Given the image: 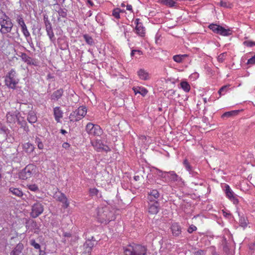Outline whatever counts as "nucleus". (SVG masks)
I'll list each match as a JSON object with an SVG mask.
<instances>
[{"label":"nucleus","instance_id":"nucleus-1","mask_svg":"<svg viewBox=\"0 0 255 255\" xmlns=\"http://www.w3.org/2000/svg\"><path fill=\"white\" fill-rule=\"evenodd\" d=\"M124 251L126 255H146L147 248L144 246L133 243L124 248Z\"/></svg>","mask_w":255,"mask_h":255},{"label":"nucleus","instance_id":"nucleus-2","mask_svg":"<svg viewBox=\"0 0 255 255\" xmlns=\"http://www.w3.org/2000/svg\"><path fill=\"white\" fill-rule=\"evenodd\" d=\"M97 218L101 223H107L115 219L113 214L107 207L99 208L97 210Z\"/></svg>","mask_w":255,"mask_h":255},{"label":"nucleus","instance_id":"nucleus-3","mask_svg":"<svg viewBox=\"0 0 255 255\" xmlns=\"http://www.w3.org/2000/svg\"><path fill=\"white\" fill-rule=\"evenodd\" d=\"M5 85L9 88L14 89L18 84L19 80L16 77L14 69H11L5 77Z\"/></svg>","mask_w":255,"mask_h":255},{"label":"nucleus","instance_id":"nucleus-4","mask_svg":"<svg viewBox=\"0 0 255 255\" xmlns=\"http://www.w3.org/2000/svg\"><path fill=\"white\" fill-rule=\"evenodd\" d=\"M87 113V109L85 107L81 106L72 112L69 118L71 122H77L82 119Z\"/></svg>","mask_w":255,"mask_h":255},{"label":"nucleus","instance_id":"nucleus-5","mask_svg":"<svg viewBox=\"0 0 255 255\" xmlns=\"http://www.w3.org/2000/svg\"><path fill=\"white\" fill-rule=\"evenodd\" d=\"M35 172V166L33 164H28L19 173V178L22 180H26L30 178Z\"/></svg>","mask_w":255,"mask_h":255},{"label":"nucleus","instance_id":"nucleus-6","mask_svg":"<svg viewBox=\"0 0 255 255\" xmlns=\"http://www.w3.org/2000/svg\"><path fill=\"white\" fill-rule=\"evenodd\" d=\"M44 211V206L39 202H36L31 206L30 216L33 218H36L41 215Z\"/></svg>","mask_w":255,"mask_h":255},{"label":"nucleus","instance_id":"nucleus-7","mask_svg":"<svg viewBox=\"0 0 255 255\" xmlns=\"http://www.w3.org/2000/svg\"><path fill=\"white\" fill-rule=\"evenodd\" d=\"M86 130L89 134L95 136H100L102 133V130L100 126L90 123L87 125Z\"/></svg>","mask_w":255,"mask_h":255},{"label":"nucleus","instance_id":"nucleus-8","mask_svg":"<svg viewBox=\"0 0 255 255\" xmlns=\"http://www.w3.org/2000/svg\"><path fill=\"white\" fill-rule=\"evenodd\" d=\"M1 25V29L0 31L2 34H6L11 31V29L13 27V24L11 21L9 17H7L5 19L2 24H0Z\"/></svg>","mask_w":255,"mask_h":255},{"label":"nucleus","instance_id":"nucleus-9","mask_svg":"<svg viewBox=\"0 0 255 255\" xmlns=\"http://www.w3.org/2000/svg\"><path fill=\"white\" fill-rule=\"evenodd\" d=\"M44 21L45 26V29L48 36H49L51 41L54 42L55 40V37L53 32L52 25L48 17H44Z\"/></svg>","mask_w":255,"mask_h":255},{"label":"nucleus","instance_id":"nucleus-10","mask_svg":"<svg viewBox=\"0 0 255 255\" xmlns=\"http://www.w3.org/2000/svg\"><path fill=\"white\" fill-rule=\"evenodd\" d=\"M92 145L98 151H105L108 152L110 150L109 146L105 145L100 139H96L95 141L92 142Z\"/></svg>","mask_w":255,"mask_h":255},{"label":"nucleus","instance_id":"nucleus-11","mask_svg":"<svg viewBox=\"0 0 255 255\" xmlns=\"http://www.w3.org/2000/svg\"><path fill=\"white\" fill-rule=\"evenodd\" d=\"M224 190L225 192L227 197L229 198L231 201H232L234 204H237L238 203V200L237 199L235 193L231 190L228 185H225Z\"/></svg>","mask_w":255,"mask_h":255},{"label":"nucleus","instance_id":"nucleus-12","mask_svg":"<svg viewBox=\"0 0 255 255\" xmlns=\"http://www.w3.org/2000/svg\"><path fill=\"white\" fill-rule=\"evenodd\" d=\"M159 203L158 202H148V211L152 215L157 214L159 211Z\"/></svg>","mask_w":255,"mask_h":255},{"label":"nucleus","instance_id":"nucleus-13","mask_svg":"<svg viewBox=\"0 0 255 255\" xmlns=\"http://www.w3.org/2000/svg\"><path fill=\"white\" fill-rule=\"evenodd\" d=\"M139 19L137 18L135 20L134 23L136 24L135 28V32L140 36H144L145 34V28L142 23L139 22Z\"/></svg>","mask_w":255,"mask_h":255},{"label":"nucleus","instance_id":"nucleus-14","mask_svg":"<svg viewBox=\"0 0 255 255\" xmlns=\"http://www.w3.org/2000/svg\"><path fill=\"white\" fill-rule=\"evenodd\" d=\"M8 193L14 197L22 198L23 196V193L21 189L18 188L10 187L8 189Z\"/></svg>","mask_w":255,"mask_h":255},{"label":"nucleus","instance_id":"nucleus-15","mask_svg":"<svg viewBox=\"0 0 255 255\" xmlns=\"http://www.w3.org/2000/svg\"><path fill=\"white\" fill-rule=\"evenodd\" d=\"M93 237L92 238V240H88L86 241L85 243L84 244V247L85 249V251L83 252L84 253H87L90 255V253H91L92 248L95 245V241H93Z\"/></svg>","mask_w":255,"mask_h":255},{"label":"nucleus","instance_id":"nucleus-16","mask_svg":"<svg viewBox=\"0 0 255 255\" xmlns=\"http://www.w3.org/2000/svg\"><path fill=\"white\" fill-rule=\"evenodd\" d=\"M181 227L177 223H173L171 226V230L174 236L178 237L181 234Z\"/></svg>","mask_w":255,"mask_h":255},{"label":"nucleus","instance_id":"nucleus-17","mask_svg":"<svg viewBox=\"0 0 255 255\" xmlns=\"http://www.w3.org/2000/svg\"><path fill=\"white\" fill-rule=\"evenodd\" d=\"M23 249V244L21 243H19L11 251L10 255H19L22 253Z\"/></svg>","mask_w":255,"mask_h":255},{"label":"nucleus","instance_id":"nucleus-18","mask_svg":"<svg viewBox=\"0 0 255 255\" xmlns=\"http://www.w3.org/2000/svg\"><path fill=\"white\" fill-rule=\"evenodd\" d=\"M57 200L63 204V207L67 208L69 205V203L65 195L62 193H60L59 195H57Z\"/></svg>","mask_w":255,"mask_h":255},{"label":"nucleus","instance_id":"nucleus-19","mask_svg":"<svg viewBox=\"0 0 255 255\" xmlns=\"http://www.w3.org/2000/svg\"><path fill=\"white\" fill-rule=\"evenodd\" d=\"M53 112L55 121L57 122H59L60 119L63 117V112L60 107H57L54 108Z\"/></svg>","mask_w":255,"mask_h":255},{"label":"nucleus","instance_id":"nucleus-20","mask_svg":"<svg viewBox=\"0 0 255 255\" xmlns=\"http://www.w3.org/2000/svg\"><path fill=\"white\" fill-rule=\"evenodd\" d=\"M63 94V89H58L52 93L51 95V99L55 101H58L62 97Z\"/></svg>","mask_w":255,"mask_h":255},{"label":"nucleus","instance_id":"nucleus-21","mask_svg":"<svg viewBox=\"0 0 255 255\" xmlns=\"http://www.w3.org/2000/svg\"><path fill=\"white\" fill-rule=\"evenodd\" d=\"M168 174H169L168 177L171 181L179 182L181 180V178L173 171L168 172Z\"/></svg>","mask_w":255,"mask_h":255},{"label":"nucleus","instance_id":"nucleus-22","mask_svg":"<svg viewBox=\"0 0 255 255\" xmlns=\"http://www.w3.org/2000/svg\"><path fill=\"white\" fill-rule=\"evenodd\" d=\"M232 31L230 28H225L224 27L221 26L219 28V32L217 33L218 34H220L224 36H228L231 35Z\"/></svg>","mask_w":255,"mask_h":255},{"label":"nucleus","instance_id":"nucleus-23","mask_svg":"<svg viewBox=\"0 0 255 255\" xmlns=\"http://www.w3.org/2000/svg\"><path fill=\"white\" fill-rule=\"evenodd\" d=\"M132 90L135 94H140L143 96H144L147 93V90L143 87H133Z\"/></svg>","mask_w":255,"mask_h":255},{"label":"nucleus","instance_id":"nucleus-24","mask_svg":"<svg viewBox=\"0 0 255 255\" xmlns=\"http://www.w3.org/2000/svg\"><path fill=\"white\" fill-rule=\"evenodd\" d=\"M23 149L25 152L28 153H31L34 150V146L29 142L25 143L22 145Z\"/></svg>","mask_w":255,"mask_h":255},{"label":"nucleus","instance_id":"nucleus-25","mask_svg":"<svg viewBox=\"0 0 255 255\" xmlns=\"http://www.w3.org/2000/svg\"><path fill=\"white\" fill-rule=\"evenodd\" d=\"M137 74L139 78L141 80H147L149 79L148 73L143 69H140L137 72Z\"/></svg>","mask_w":255,"mask_h":255},{"label":"nucleus","instance_id":"nucleus-26","mask_svg":"<svg viewBox=\"0 0 255 255\" xmlns=\"http://www.w3.org/2000/svg\"><path fill=\"white\" fill-rule=\"evenodd\" d=\"M27 119V121H28V122L31 124H33V123H36L37 122V118L36 115L35 113H34V112H33V111L29 112L28 113V115Z\"/></svg>","mask_w":255,"mask_h":255},{"label":"nucleus","instance_id":"nucleus-27","mask_svg":"<svg viewBox=\"0 0 255 255\" xmlns=\"http://www.w3.org/2000/svg\"><path fill=\"white\" fill-rule=\"evenodd\" d=\"M183 165H184V167H185V168L186 169V170L187 171H188L189 172L190 174H192V176H194L197 173L196 172H195L192 171V167L190 165V164L189 162H188V161L187 160V159H186L184 160Z\"/></svg>","mask_w":255,"mask_h":255},{"label":"nucleus","instance_id":"nucleus-28","mask_svg":"<svg viewBox=\"0 0 255 255\" xmlns=\"http://www.w3.org/2000/svg\"><path fill=\"white\" fill-rule=\"evenodd\" d=\"M187 57V54H179L176 55L173 57V59L174 61L177 63H181L184 60V59Z\"/></svg>","mask_w":255,"mask_h":255},{"label":"nucleus","instance_id":"nucleus-29","mask_svg":"<svg viewBox=\"0 0 255 255\" xmlns=\"http://www.w3.org/2000/svg\"><path fill=\"white\" fill-rule=\"evenodd\" d=\"M160 194L157 190L154 189L148 192L147 199H151L152 197L154 198H158Z\"/></svg>","mask_w":255,"mask_h":255},{"label":"nucleus","instance_id":"nucleus-30","mask_svg":"<svg viewBox=\"0 0 255 255\" xmlns=\"http://www.w3.org/2000/svg\"><path fill=\"white\" fill-rule=\"evenodd\" d=\"M222 245L223 246L224 251L227 254L229 253L230 248L229 244L228 243V241H227L226 238H223V239L222 240Z\"/></svg>","mask_w":255,"mask_h":255},{"label":"nucleus","instance_id":"nucleus-31","mask_svg":"<svg viewBox=\"0 0 255 255\" xmlns=\"http://www.w3.org/2000/svg\"><path fill=\"white\" fill-rule=\"evenodd\" d=\"M159 2L169 7L175 6L176 2L174 0H159Z\"/></svg>","mask_w":255,"mask_h":255},{"label":"nucleus","instance_id":"nucleus-32","mask_svg":"<svg viewBox=\"0 0 255 255\" xmlns=\"http://www.w3.org/2000/svg\"><path fill=\"white\" fill-rule=\"evenodd\" d=\"M239 216H240V220H239V224L240 225L243 227L244 228H246L248 224V221L247 218H246L245 217L241 216L239 214Z\"/></svg>","mask_w":255,"mask_h":255},{"label":"nucleus","instance_id":"nucleus-33","mask_svg":"<svg viewBox=\"0 0 255 255\" xmlns=\"http://www.w3.org/2000/svg\"><path fill=\"white\" fill-rule=\"evenodd\" d=\"M181 88L185 92H188L190 90V86L186 81H182L180 83Z\"/></svg>","mask_w":255,"mask_h":255},{"label":"nucleus","instance_id":"nucleus-34","mask_svg":"<svg viewBox=\"0 0 255 255\" xmlns=\"http://www.w3.org/2000/svg\"><path fill=\"white\" fill-rule=\"evenodd\" d=\"M220 27L221 25L214 23L210 24L208 26L209 28H210V29H211L213 32L216 34H217V33L219 32V30Z\"/></svg>","mask_w":255,"mask_h":255},{"label":"nucleus","instance_id":"nucleus-35","mask_svg":"<svg viewBox=\"0 0 255 255\" xmlns=\"http://www.w3.org/2000/svg\"><path fill=\"white\" fill-rule=\"evenodd\" d=\"M83 38L88 44L93 45L94 44L93 39L88 34L83 35Z\"/></svg>","mask_w":255,"mask_h":255},{"label":"nucleus","instance_id":"nucleus-36","mask_svg":"<svg viewBox=\"0 0 255 255\" xmlns=\"http://www.w3.org/2000/svg\"><path fill=\"white\" fill-rule=\"evenodd\" d=\"M6 119L8 122L10 123H14L17 119V117L14 115L8 113L6 115Z\"/></svg>","mask_w":255,"mask_h":255},{"label":"nucleus","instance_id":"nucleus-37","mask_svg":"<svg viewBox=\"0 0 255 255\" xmlns=\"http://www.w3.org/2000/svg\"><path fill=\"white\" fill-rule=\"evenodd\" d=\"M239 110H235L225 113L222 117H230L234 115H237L239 113Z\"/></svg>","mask_w":255,"mask_h":255},{"label":"nucleus","instance_id":"nucleus-38","mask_svg":"<svg viewBox=\"0 0 255 255\" xmlns=\"http://www.w3.org/2000/svg\"><path fill=\"white\" fill-rule=\"evenodd\" d=\"M156 174L162 178H165L166 177V174H168V172L163 171L157 168H155Z\"/></svg>","mask_w":255,"mask_h":255},{"label":"nucleus","instance_id":"nucleus-39","mask_svg":"<svg viewBox=\"0 0 255 255\" xmlns=\"http://www.w3.org/2000/svg\"><path fill=\"white\" fill-rule=\"evenodd\" d=\"M229 86L225 85L222 87L218 91V94L221 97L222 95H224L227 92Z\"/></svg>","mask_w":255,"mask_h":255},{"label":"nucleus","instance_id":"nucleus-40","mask_svg":"<svg viewBox=\"0 0 255 255\" xmlns=\"http://www.w3.org/2000/svg\"><path fill=\"white\" fill-rule=\"evenodd\" d=\"M205 251L201 249L197 250L195 248L192 251L193 255H205Z\"/></svg>","mask_w":255,"mask_h":255},{"label":"nucleus","instance_id":"nucleus-41","mask_svg":"<svg viewBox=\"0 0 255 255\" xmlns=\"http://www.w3.org/2000/svg\"><path fill=\"white\" fill-rule=\"evenodd\" d=\"M122 11L120 8H116L114 9L113 11V15L117 19H119L120 18V12Z\"/></svg>","mask_w":255,"mask_h":255},{"label":"nucleus","instance_id":"nucleus-42","mask_svg":"<svg viewBox=\"0 0 255 255\" xmlns=\"http://www.w3.org/2000/svg\"><path fill=\"white\" fill-rule=\"evenodd\" d=\"M22 59L24 62H26L27 64H31V58L28 57L25 53H23L22 54Z\"/></svg>","mask_w":255,"mask_h":255},{"label":"nucleus","instance_id":"nucleus-43","mask_svg":"<svg viewBox=\"0 0 255 255\" xmlns=\"http://www.w3.org/2000/svg\"><path fill=\"white\" fill-rule=\"evenodd\" d=\"M7 17H8V16H7L3 11L0 9V24H2V22L3 23L4 20Z\"/></svg>","mask_w":255,"mask_h":255},{"label":"nucleus","instance_id":"nucleus-44","mask_svg":"<svg viewBox=\"0 0 255 255\" xmlns=\"http://www.w3.org/2000/svg\"><path fill=\"white\" fill-rule=\"evenodd\" d=\"M35 143H37L39 149H42L44 148V145L42 142V140L39 137H37L35 138Z\"/></svg>","mask_w":255,"mask_h":255},{"label":"nucleus","instance_id":"nucleus-45","mask_svg":"<svg viewBox=\"0 0 255 255\" xmlns=\"http://www.w3.org/2000/svg\"><path fill=\"white\" fill-rule=\"evenodd\" d=\"M30 244L31 246L33 247L36 249L40 250V245L36 243L35 241L33 239L30 241Z\"/></svg>","mask_w":255,"mask_h":255},{"label":"nucleus","instance_id":"nucleus-46","mask_svg":"<svg viewBox=\"0 0 255 255\" xmlns=\"http://www.w3.org/2000/svg\"><path fill=\"white\" fill-rule=\"evenodd\" d=\"M27 188L31 191L36 192L39 190V188L36 184L28 185Z\"/></svg>","mask_w":255,"mask_h":255},{"label":"nucleus","instance_id":"nucleus-47","mask_svg":"<svg viewBox=\"0 0 255 255\" xmlns=\"http://www.w3.org/2000/svg\"><path fill=\"white\" fill-rule=\"evenodd\" d=\"M16 21L20 26L21 25H23V24L25 23L22 15H17Z\"/></svg>","mask_w":255,"mask_h":255},{"label":"nucleus","instance_id":"nucleus-48","mask_svg":"<svg viewBox=\"0 0 255 255\" xmlns=\"http://www.w3.org/2000/svg\"><path fill=\"white\" fill-rule=\"evenodd\" d=\"M226 55H227L226 52H224V53H221V54H220L218 56V57L217 58L218 61L221 63L223 62L225 60V58L226 56Z\"/></svg>","mask_w":255,"mask_h":255},{"label":"nucleus","instance_id":"nucleus-49","mask_svg":"<svg viewBox=\"0 0 255 255\" xmlns=\"http://www.w3.org/2000/svg\"><path fill=\"white\" fill-rule=\"evenodd\" d=\"M218 4L222 6V7H225V8H228V7H231V4L229 3H228L226 1H224L223 0H221L219 3Z\"/></svg>","mask_w":255,"mask_h":255},{"label":"nucleus","instance_id":"nucleus-50","mask_svg":"<svg viewBox=\"0 0 255 255\" xmlns=\"http://www.w3.org/2000/svg\"><path fill=\"white\" fill-rule=\"evenodd\" d=\"M58 13L59 16H60L62 17H65L67 16V12L63 9L60 8L58 11Z\"/></svg>","mask_w":255,"mask_h":255},{"label":"nucleus","instance_id":"nucleus-51","mask_svg":"<svg viewBox=\"0 0 255 255\" xmlns=\"http://www.w3.org/2000/svg\"><path fill=\"white\" fill-rule=\"evenodd\" d=\"M247 64L250 65H255V55L248 59Z\"/></svg>","mask_w":255,"mask_h":255},{"label":"nucleus","instance_id":"nucleus-52","mask_svg":"<svg viewBox=\"0 0 255 255\" xmlns=\"http://www.w3.org/2000/svg\"><path fill=\"white\" fill-rule=\"evenodd\" d=\"M244 44L248 47L255 46V42L253 41H246L244 42Z\"/></svg>","mask_w":255,"mask_h":255},{"label":"nucleus","instance_id":"nucleus-53","mask_svg":"<svg viewBox=\"0 0 255 255\" xmlns=\"http://www.w3.org/2000/svg\"><path fill=\"white\" fill-rule=\"evenodd\" d=\"M196 230H197V227L195 226L192 225L189 227L187 231L189 233H192L193 231H195Z\"/></svg>","mask_w":255,"mask_h":255},{"label":"nucleus","instance_id":"nucleus-54","mask_svg":"<svg viewBox=\"0 0 255 255\" xmlns=\"http://www.w3.org/2000/svg\"><path fill=\"white\" fill-rule=\"evenodd\" d=\"M22 32L25 37H29L30 33L27 29L22 30Z\"/></svg>","mask_w":255,"mask_h":255},{"label":"nucleus","instance_id":"nucleus-55","mask_svg":"<svg viewBox=\"0 0 255 255\" xmlns=\"http://www.w3.org/2000/svg\"><path fill=\"white\" fill-rule=\"evenodd\" d=\"M21 126L24 127V130L25 131H26L27 132L29 131L28 127L27 126H26V124L25 122H24L23 124H21Z\"/></svg>","mask_w":255,"mask_h":255},{"label":"nucleus","instance_id":"nucleus-56","mask_svg":"<svg viewBox=\"0 0 255 255\" xmlns=\"http://www.w3.org/2000/svg\"><path fill=\"white\" fill-rule=\"evenodd\" d=\"M62 147L65 149H67L70 147V144L67 142H64L62 144Z\"/></svg>","mask_w":255,"mask_h":255},{"label":"nucleus","instance_id":"nucleus-57","mask_svg":"<svg viewBox=\"0 0 255 255\" xmlns=\"http://www.w3.org/2000/svg\"><path fill=\"white\" fill-rule=\"evenodd\" d=\"M158 198H154L153 197H152V198L151 199H148V200L149 201L148 202H158L157 201H156V200Z\"/></svg>","mask_w":255,"mask_h":255},{"label":"nucleus","instance_id":"nucleus-58","mask_svg":"<svg viewBox=\"0 0 255 255\" xmlns=\"http://www.w3.org/2000/svg\"><path fill=\"white\" fill-rule=\"evenodd\" d=\"M98 192V190L96 189H93L91 190V193L97 194Z\"/></svg>","mask_w":255,"mask_h":255},{"label":"nucleus","instance_id":"nucleus-59","mask_svg":"<svg viewBox=\"0 0 255 255\" xmlns=\"http://www.w3.org/2000/svg\"><path fill=\"white\" fill-rule=\"evenodd\" d=\"M87 3L89 4L91 6H93L94 4L91 0H88Z\"/></svg>","mask_w":255,"mask_h":255},{"label":"nucleus","instance_id":"nucleus-60","mask_svg":"<svg viewBox=\"0 0 255 255\" xmlns=\"http://www.w3.org/2000/svg\"><path fill=\"white\" fill-rule=\"evenodd\" d=\"M26 39V40L27 41L28 43L29 42H32V38L31 37H30V35L29 36V37H25Z\"/></svg>","mask_w":255,"mask_h":255},{"label":"nucleus","instance_id":"nucleus-61","mask_svg":"<svg viewBox=\"0 0 255 255\" xmlns=\"http://www.w3.org/2000/svg\"><path fill=\"white\" fill-rule=\"evenodd\" d=\"M30 46L31 47V48L33 50H35V48H34V44L33 43L32 41V42H29L28 43Z\"/></svg>","mask_w":255,"mask_h":255},{"label":"nucleus","instance_id":"nucleus-62","mask_svg":"<svg viewBox=\"0 0 255 255\" xmlns=\"http://www.w3.org/2000/svg\"><path fill=\"white\" fill-rule=\"evenodd\" d=\"M20 27L21 28V31L24 30V29H27V27H26V25H25V23L23 24V25H20Z\"/></svg>","mask_w":255,"mask_h":255},{"label":"nucleus","instance_id":"nucleus-63","mask_svg":"<svg viewBox=\"0 0 255 255\" xmlns=\"http://www.w3.org/2000/svg\"><path fill=\"white\" fill-rule=\"evenodd\" d=\"M45 254H46V253L44 251H42V250H40L39 255H45Z\"/></svg>","mask_w":255,"mask_h":255},{"label":"nucleus","instance_id":"nucleus-64","mask_svg":"<svg viewBox=\"0 0 255 255\" xmlns=\"http://www.w3.org/2000/svg\"><path fill=\"white\" fill-rule=\"evenodd\" d=\"M127 9L128 10H131L132 9V6L131 5H127Z\"/></svg>","mask_w":255,"mask_h":255}]
</instances>
